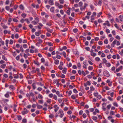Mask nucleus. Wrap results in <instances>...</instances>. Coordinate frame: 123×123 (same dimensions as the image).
Here are the masks:
<instances>
[{
    "instance_id": "obj_11",
    "label": "nucleus",
    "mask_w": 123,
    "mask_h": 123,
    "mask_svg": "<svg viewBox=\"0 0 123 123\" xmlns=\"http://www.w3.org/2000/svg\"><path fill=\"white\" fill-rule=\"evenodd\" d=\"M67 71V69L66 68H64V69L62 71V73L64 74H66V72Z\"/></svg>"
},
{
    "instance_id": "obj_53",
    "label": "nucleus",
    "mask_w": 123,
    "mask_h": 123,
    "mask_svg": "<svg viewBox=\"0 0 123 123\" xmlns=\"http://www.w3.org/2000/svg\"><path fill=\"white\" fill-rule=\"evenodd\" d=\"M42 107V106L40 105H38L37 106V108L39 109L41 108Z\"/></svg>"
},
{
    "instance_id": "obj_28",
    "label": "nucleus",
    "mask_w": 123,
    "mask_h": 123,
    "mask_svg": "<svg viewBox=\"0 0 123 123\" xmlns=\"http://www.w3.org/2000/svg\"><path fill=\"white\" fill-rule=\"evenodd\" d=\"M102 2V0H99V1L98 2V4L101 6Z\"/></svg>"
},
{
    "instance_id": "obj_14",
    "label": "nucleus",
    "mask_w": 123,
    "mask_h": 123,
    "mask_svg": "<svg viewBox=\"0 0 123 123\" xmlns=\"http://www.w3.org/2000/svg\"><path fill=\"white\" fill-rule=\"evenodd\" d=\"M70 8H68V9L67 10L66 12V13L67 14H68V15H70Z\"/></svg>"
},
{
    "instance_id": "obj_43",
    "label": "nucleus",
    "mask_w": 123,
    "mask_h": 123,
    "mask_svg": "<svg viewBox=\"0 0 123 123\" xmlns=\"http://www.w3.org/2000/svg\"><path fill=\"white\" fill-rule=\"evenodd\" d=\"M113 105L114 106L116 107L118 106V105L116 102H114L113 103Z\"/></svg>"
},
{
    "instance_id": "obj_40",
    "label": "nucleus",
    "mask_w": 123,
    "mask_h": 123,
    "mask_svg": "<svg viewBox=\"0 0 123 123\" xmlns=\"http://www.w3.org/2000/svg\"><path fill=\"white\" fill-rule=\"evenodd\" d=\"M46 25L49 26H51L52 25V24L50 23H47Z\"/></svg>"
},
{
    "instance_id": "obj_12",
    "label": "nucleus",
    "mask_w": 123,
    "mask_h": 123,
    "mask_svg": "<svg viewBox=\"0 0 123 123\" xmlns=\"http://www.w3.org/2000/svg\"><path fill=\"white\" fill-rule=\"evenodd\" d=\"M119 82L120 84H121L123 82V79L122 78H120L119 80Z\"/></svg>"
},
{
    "instance_id": "obj_1",
    "label": "nucleus",
    "mask_w": 123,
    "mask_h": 123,
    "mask_svg": "<svg viewBox=\"0 0 123 123\" xmlns=\"http://www.w3.org/2000/svg\"><path fill=\"white\" fill-rule=\"evenodd\" d=\"M103 74L105 76L107 77L109 76V75L108 72L107 71H105Z\"/></svg>"
},
{
    "instance_id": "obj_63",
    "label": "nucleus",
    "mask_w": 123,
    "mask_h": 123,
    "mask_svg": "<svg viewBox=\"0 0 123 123\" xmlns=\"http://www.w3.org/2000/svg\"><path fill=\"white\" fill-rule=\"evenodd\" d=\"M86 84L87 85L90 86L91 85V83L89 81H87L86 82Z\"/></svg>"
},
{
    "instance_id": "obj_3",
    "label": "nucleus",
    "mask_w": 123,
    "mask_h": 123,
    "mask_svg": "<svg viewBox=\"0 0 123 123\" xmlns=\"http://www.w3.org/2000/svg\"><path fill=\"white\" fill-rule=\"evenodd\" d=\"M1 26L4 29H6L8 28V27L7 26H6L5 24L2 23H1Z\"/></svg>"
},
{
    "instance_id": "obj_60",
    "label": "nucleus",
    "mask_w": 123,
    "mask_h": 123,
    "mask_svg": "<svg viewBox=\"0 0 123 123\" xmlns=\"http://www.w3.org/2000/svg\"><path fill=\"white\" fill-rule=\"evenodd\" d=\"M68 29L67 28L64 29L63 30H62V32H65L67 31Z\"/></svg>"
},
{
    "instance_id": "obj_10",
    "label": "nucleus",
    "mask_w": 123,
    "mask_h": 123,
    "mask_svg": "<svg viewBox=\"0 0 123 123\" xmlns=\"http://www.w3.org/2000/svg\"><path fill=\"white\" fill-rule=\"evenodd\" d=\"M103 61L104 63H105L106 65L107 64V61L105 58H104L103 59Z\"/></svg>"
},
{
    "instance_id": "obj_5",
    "label": "nucleus",
    "mask_w": 123,
    "mask_h": 123,
    "mask_svg": "<svg viewBox=\"0 0 123 123\" xmlns=\"http://www.w3.org/2000/svg\"><path fill=\"white\" fill-rule=\"evenodd\" d=\"M117 42V40H115L111 44V46L112 47H114V45L116 44Z\"/></svg>"
},
{
    "instance_id": "obj_55",
    "label": "nucleus",
    "mask_w": 123,
    "mask_h": 123,
    "mask_svg": "<svg viewBox=\"0 0 123 123\" xmlns=\"http://www.w3.org/2000/svg\"><path fill=\"white\" fill-rule=\"evenodd\" d=\"M94 41V39H92L91 40L90 42V44H92L93 43Z\"/></svg>"
},
{
    "instance_id": "obj_17",
    "label": "nucleus",
    "mask_w": 123,
    "mask_h": 123,
    "mask_svg": "<svg viewBox=\"0 0 123 123\" xmlns=\"http://www.w3.org/2000/svg\"><path fill=\"white\" fill-rule=\"evenodd\" d=\"M59 62V61L58 60H55V63L56 65H57L58 64Z\"/></svg>"
},
{
    "instance_id": "obj_15",
    "label": "nucleus",
    "mask_w": 123,
    "mask_h": 123,
    "mask_svg": "<svg viewBox=\"0 0 123 123\" xmlns=\"http://www.w3.org/2000/svg\"><path fill=\"white\" fill-rule=\"evenodd\" d=\"M18 117V119L19 120H21L22 117L20 115H18L17 116Z\"/></svg>"
},
{
    "instance_id": "obj_44",
    "label": "nucleus",
    "mask_w": 123,
    "mask_h": 123,
    "mask_svg": "<svg viewBox=\"0 0 123 123\" xmlns=\"http://www.w3.org/2000/svg\"><path fill=\"white\" fill-rule=\"evenodd\" d=\"M24 57L26 59L28 58V56L27 54H26L24 53Z\"/></svg>"
},
{
    "instance_id": "obj_50",
    "label": "nucleus",
    "mask_w": 123,
    "mask_h": 123,
    "mask_svg": "<svg viewBox=\"0 0 123 123\" xmlns=\"http://www.w3.org/2000/svg\"><path fill=\"white\" fill-rule=\"evenodd\" d=\"M53 94L52 93L50 94L49 95V96L50 98H52L53 97Z\"/></svg>"
},
{
    "instance_id": "obj_59",
    "label": "nucleus",
    "mask_w": 123,
    "mask_h": 123,
    "mask_svg": "<svg viewBox=\"0 0 123 123\" xmlns=\"http://www.w3.org/2000/svg\"><path fill=\"white\" fill-rule=\"evenodd\" d=\"M91 19L92 20H93L94 19V17L93 15H92L91 16Z\"/></svg>"
},
{
    "instance_id": "obj_19",
    "label": "nucleus",
    "mask_w": 123,
    "mask_h": 123,
    "mask_svg": "<svg viewBox=\"0 0 123 123\" xmlns=\"http://www.w3.org/2000/svg\"><path fill=\"white\" fill-rule=\"evenodd\" d=\"M38 98L40 99H42L43 97L40 94H39L38 96Z\"/></svg>"
},
{
    "instance_id": "obj_37",
    "label": "nucleus",
    "mask_w": 123,
    "mask_h": 123,
    "mask_svg": "<svg viewBox=\"0 0 123 123\" xmlns=\"http://www.w3.org/2000/svg\"><path fill=\"white\" fill-rule=\"evenodd\" d=\"M54 50L53 48L52 47H50L49 49V50L50 51H52Z\"/></svg>"
},
{
    "instance_id": "obj_25",
    "label": "nucleus",
    "mask_w": 123,
    "mask_h": 123,
    "mask_svg": "<svg viewBox=\"0 0 123 123\" xmlns=\"http://www.w3.org/2000/svg\"><path fill=\"white\" fill-rule=\"evenodd\" d=\"M108 40L107 39H105V40L104 43L107 44L108 43Z\"/></svg>"
},
{
    "instance_id": "obj_46",
    "label": "nucleus",
    "mask_w": 123,
    "mask_h": 123,
    "mask_svg": "<svg viewBox=\"0 0 123 123\" xmlns=\"http://www.w3.org/2000/svg\"><path fill=\"white\" fill-rule=\"evenodd\" d=\"M6 9L7 11H9L10 9L9 7L8 6H6Z\"/></svg>"
},
{
    "instance_id": "obj_26",
    "label": "nucleus",
    "mask_w": 123,
    "mask_h": 123,
    "mask_svg": "<svg viewBox=\"0 0 123 123\" xmlns=\"http://www.w3.org/2000/svg\"><path fill=\"white\" fill-rule=\"evenodd\" d=\"M35 86V83H33V84L32 85V86L33 87V89H34L36 88Z\"/></svg>"
},
{
    "instance_id": "obj_41",
    "label": "nucleus",
    "mask_w": 123,
    "mask_h": 123,
    "mask_svg": "<svg viewBox=\"0 0 123 123\" xmlns=\"http://www.w3.org/2000/svg\"><path fill=\"white\" fill-rule=\"evenodd\" d=\"M8 21L10 23L12 21V19L11 18H8Z\"/></svg>"
},
{
    "instance_id": "obj_8",
    "label": "nucleus",
    "mask_w": 123,
    "mask_h": 123,
    "mask_svg": "<svg viewBox=\"0 0 123 123\" xmlns=\"http://www.w3.org/2000/svg\"><path fill=\"white\" fill-rule=\"evenodd\" d=\"M44 28H45L47 30V31L48 32H51V33L52 32V31H53L52 30H50L49 28H47L46 27H45Z\"/></svg>"
},
{
    "instance_id": "obj_27",
    "label": "nucleus",
    "mask_w": 123,
    "mask_h": 123,
    "mask_svg": "<svg viewBox=\"0 0 123 123\" xmlns=\"http://www.w3.org/2000/svg\"><path fill=\"white\" fill-rule=\"evenodd\" d=\"M59 113L61 114L64 113H63V111L61 109H60L59 110Z\"/></svg>"
},
{
    "instance_id": "obj_6",
    "label": "nucleus",
    "mask_w": 123,
    "mask_h": 123,
    "mask_svg": "<svg viewBox=\"0 0 123 123\" xmlns=\"http://www.w3.org/2000/svg\"><path fill=\"white\" fill-rule=\"evenodd\" d=\"M92 119L94 121H95L96 122H97V117L94 116L92 117Z\"/></svg>"
},
{
    "instance_id": "obj_13",
    "label": "nucleus",
    "mask_w": 123,
    "mask_h": 123,
    "mask_svg": "<svg viewBox=\"0 0 123 123\" xmlns=\"http://www.w3.org/2000/svg\"><path fill=\"white\" fill-rule=\"evenodd\" d=\"M33 62L36 65H37L39 66L40 64V63L38 62L37 61H34Z\"/></svg>"
},
{
    "instance_id": "obj_23",
    "label": "nucleus",
    "mask_w": 123,
    "mask_h": 123,
    "mask_svg": "<svg viewBox=\"0 0 123 123\" xmlns=\"http://www.w3.org/2000/svg\"><path fill=\"white\" fill-rule=\"evenodd\" d=\"M47 44L50 46H52L53 45V44L51 42H48Z\"/></svg>"
},
{
    "instance_id": "obj_21",
    "label": "nucleus",
    "mask_w": 123,
    "mask_h": 123,
    "mask_svg": "<svg viewBox=\"0 0 123 123\" xmlns=\"http://www.w3.org/2000/svg\"><path fill=\"white\" fill-rule=\"evenodd\" d=\"M6 66V65L5 64H2L1 66V68H4Z\"/></svg>"
},
{
    "instance_id": "obj_54",
    "label": "nucleus",
    "mask_w": 123,
    "mask_h": 123,
    "mask_svg": "<svg viewBox=\"0 0 123 123\" xmlns=\"http://www.w3.org/2000/svg\"><path fill=\"white\" fill-rule=\"evenodd\" d=\"M41 62L43 63L45 61V60L43 58H42L41 59Z\"/></svg>"
},
{
    "instance_id": "obj_4",
    "label": "nucleus",
    "mask_w": 123,
    "mask_h": 123,
    "mask_svg": "<svg viewBox=\"0 0 123 123\" xmlns=\"http://www.w3.org/2000/svg\"><path fill=\"white\" fill-rule=\"evenodd\" d=\"M9 88L12 89V90H15V88L13 85H11L10 86Z\"/></svg>"
},
{
    "instance_id": "obj_9",
    "label": "nucleus",
    "mask_w": 123,
    "mask_h": 123,
    "mask_svg": "<svg viewBox=\"0 0 123 123\" xmlns=\"http://www.w3.org/2000/svg\"><path fill=\"white\" fill-rule=\"evenodd\" d=\"M42 42V40L41 39H39L38 40V42H37V43L36 44V45H37V44H40Z\"/></svg>"
},
{
    "instance_id": "obj_47",
    "label": "nucleus",
    "mask_w": 123,
    "mask_h": 123,
    "mask_svg": "<svg viewBox=\"0 0 123 123\" xmlns=\"http://www.w3.org/2000/svg\"><path fill=\"white\" fill-rule=\"evenodd\" d=\"M20 51L22 52H24V50L22 46H21L20 48Z\"/></svg>"
},
{
    "instance_id": "obj_58",
    "label": "nucleus",
    "mask_w": 123,
    "mask_h": 123,
    "mask_svg": "<svg viewBox=\"0 0 123 123\" xmlns=\"http://www.w3.org/2000/svg\"><path fill=\"white\" fill-rule=\"evenodd\" d=\"M60 77L61 78H65V75L63 74H61V75L60 76Z\"/></svg>"
},
{
    "instance_id": "obj_18",
    "label": "nucleus",
    "mask_w": 123,
    "mask_h": 123,
    "mask_svg": "<svg viewBox=\"0 0 123 123\" xmlns=\"http://www.w3.org/2000/svg\"><path fill=\"white\" fill-rule=\"evenodd\" d=\"M91 55L94 57L96 55V54L95 53H91Z\"/></svg>"
},
{
    "instance_id": "obj_61",
    "label": "nucleus",
    "mask_w": 123,
    "mask_h": 123,
    "mask_svg": "<svg viewBox=\"0 0 123 123\" xmlns=\"http://www.w3.org/2000/svg\"><path fill=\"white\" fill-rule=\"evenodd\" d=\"M97 98L99 99H100L101 98V96L100 95H98L97 97Z\"/></svg>"
},
{
    "instance_id": "obj_34",
    "label": "nucleus",
    "mask_w": 123,
    "mask_h": 123,
    "mask_svg": "<svg viewBox=\"0 0 123 123\" xmlns=\"http://www.w3.org/2000/svg\"><path fill=\"white\" fill-rule=\"evenodd\" d=\"M22 16L24 18H25L26 16V15L25 13H22Z\"/></svg>"
},
{
    "instance_id": "obj_64",
    "label": "nucleus",
    "mask_w": 123,
    "mask_h": 123,
    "mask_svg": "<svg viewBox=\"0 0 123 123\" xmlns=\"http://www.w3.org/2000/svg\"><path fill=\"white\" fill-rule=\"evenodd\" d=\"M111 104H109V105H108L107 106V107L108 109H110L111 107Z\"/></svg>"
},
{
    "instance_id": "obj_2",
    "label": "nucleus",
    "mask_w": 123,
    "mask_h": 123,
    "mask_svg": "<svg viewBox=\"0 0 123 123\" xmlns=\"http://www.w3.org/2000/svg\"><path fill=\"white\" fill-rule=\"evenodd\" d=\"M28 112V111L26 110H24L22 112V114L23 115L27 114Z\"/></svg>"
},
{
    "instance_id": "obj_35",
    "label": "nucleus",
    "mask_w": 123,
    "mask_h": 123,
    "mask_svg": "<svg viewBox=\"0 0 123 123\" xmlns=\"http://www.w3.org/2000/svg\"><path fill=\"white\" fill-rule=\"evenodd\" d=\"M73 92L74 93H77L78 92V91H77V90L75 89H74Z\"/></svg>"
},
{
    "instance_id": "obj_36",
    "label": "nucleus",
    "mask_w": 123,
    "mask_h": 123,
    "mask_svg": "<svg viewBox=\"0 0 123 123\" xmlns=\"http://www.w3.org/2000/svg\"><path fill=\"white\" fill-rule=\"evenodd\" d=\"M95 59L97 61H99L100 60V59L98 57H97L95 58Z\"/></svg>"
},
{
    "instance_id": "obj_7",
    "label": "nucleus",
    "mask_w": 123,
    "mask_h": 123,
    "mask_svg": "<svg viewBox=\"0 0 123 123\" xmlns=\"http://www.w3.org/2000/svg\"><path fill=\"white\" fill-rule=\"evenodd\" d=\"M49 4L51 5H53L54 4V3L53 0H49Z\"/></svg>"
},
{
    "instance_id": "obj_16",
    "label": "nucleus",
    "mask_w": 123,
    "mask_h": 123,
    "mask_svg": "<svg viewBox=\"0 0 123 123\" xmlns=\"http://www.w3.org/2000/svg\"><path fill=\"white\" fill-rule=\"evenodd\" d=\"M55 9L54 7H51L50 9V11L51 12H53L54 11Z\"/></svg>"
},
{
    "instance_id": "obj_29",
    "label": "nucleus",
    "mask_w": 123,
    "mask_h": 123,
    "mask_svg": "<svg viewBox=\"0 0 123 123\" xmlns=\"http://www.w3.org/2000/svg\"><path fill=\"white\" fill-rule=\"evenodd\" d=\"M8 92H7L5 94V97L6 98H8L9 97V94L8 93Z\"/></svg>"
},
{
    "instance_id": "obj_52",
    "label": "nucleus",
    "mask_w": 123,
    "mask_h": 123,
    "mask_svg": "<svg viewBox=\"0 0 123 123\" xmlns=\"http://www.w3.org/2000/svg\"><path fill=\"white\" fill-rule=\"evenodd\" d=\"M98 93L97 92H96L95 93H94L93 94L94 96L95 97H97L98 95Z\"/></svg>"
},
{
    "instance_id": "obj_33",
    "label": "nucleus",
    "mask_w": 123,
    "mask_h": 123,
    "mask_svg": "<svg viewBox=\"0 0 123 123\" xmlns=\"http://www.w3.org/2000/svg\"><path fill=\"white\" fill-rule=\"evenodd\" d=\"M93 68L92 66H89L88 67V69L89 70H92Z\"/></svg>"
},
{
    "instance_id": "obj_45",
    "label": "nucleus",
    "mask_w": 123,
    "mask_h": 123,
    "mask_svg": "<svg viewBox=\"0 0 123 123\" xmlns=\"http://www.w3.org/2000/svg\"><path fill=\"white\" fill-rule=\"evenodd\" d=\"M55 100H57V96L55 95H54L53 96Z\"/></svg>"
},
{
    "instance_id": "obj_42",
    "label": "nucleus",
    "mask_w": 123,
    "mask_h": 123,
    "mask_svg": "<svg viewBox=\"0 0 123 123\" xmlns=\"http://www.w3.org/2000/svg\"><path fill=\"white\" fill-rule=\"evenodd\" d=\"M35 35L37 36H38L40 34L38 32H36L35 33Z\"/></svg>"
},
{
    "instance_id": "obj_30",
    "label": "nucleus",
    "mask_w": 123,
    "mask_h": 123,
    "mask_svg": "<svg viewBox=\"0 0 123 123\" xmlns=\"http://www.w3.org/2000/svg\"><path fill=\"white\" fill-rule=\"evenodd\" d=\"M63 55H64V57L65 58L66 57V53L64 51L62 52Z\"/></svg>"
},
{
    "instance_id": "obj_31",
    "label": "nucleus",
    "mask_w": 123,
    "mask_h": 123,
    "mask_svg": "<svg viewBox=\"0 0 123 123\" xmlns=\"http://www.w3.org/2000/svg\"><path fill=\"white\" fill-rule=\"evenodd\" d=\"M27 120L26 119L24 118L22 120V122L24 123H26L27 122Z\"/></svg>"
},
{
    "instance_id": "obj_49",
    "label": "nucleus",
    "mask_w": 123,
    "mask_h": 123,
    "mask_svg": "<svg viewBox=\"0 0 123 123\" xmlns=\"http://www.w3.org/2000/svg\"><path fill=\"white\" fill-rule=\"evenodd\" d=\"M106 105V103H103L102 104V106L103 107L105 106Z\"/></svg>"
},
{
    "instance_id": "obj_48",
    "label": "nucleus",
    "mask_w": 123,
    "mask_h": 123,
    "mask_svg": "<svg viewBox=\"0 0 123 123\" xmlns=\"http://www.w3.org/2000/svg\"><path fill=\"white\" fill-rule=\"evenodd\" d=\"M106 32L107 33H109L110 32V31L108 29H106Z\"/></svg>"
},
{
    "instance_id": "obj_57",
    "label": "nucleus",
    "mask_w": 123,
    "mask_h": 123,
    "mask_svg": "<svg viewBox=\"0 0 123 123\" xmlns=\"http://www.w3.org/2000/svg\"><path fill=\"white\" fill-rule=\"evenodd\" d=\"M61 58V56L59 55H57L56 56V58L58 59H60Z\"/></svg>"
},
{
    "instance_id": "obj_20",
    "label": "nucleus",
    "mask_w": 123,
    "mask_h": 123,
    "mask_svg": "<svg viewBox=\"0 0 123 123\" xmlns=\"http://www.w3.org/2000/svg\"><path fill=\"white\" fill-rule=\"evenodd\" d=\"M49 117L51 118H53L54 117V116L53 114H51L49 115Z\"/></svg>"
},
{
    "instance_id": "obj_38",
    "label": "nucleus",
    "mask_w": 123,
    "mask_h": 123,
    "mask_svg": "<svg viewBox=\"0 0 123 123\" xmlns=\"http://www.w3.org/2000/svg\"><path fill=\"white\" fill-rule=\"evenodd\" d=\"M78 31V29L77 28L74 29L73 30V31L74 33H76Z\"/></svg>"
},
{
    "instance_id": "obj_32",
    "label": "nucleus",
    "mask_w": 123,
    "mask_h": 123,
    "mask_svg": "<svg viewBox=\"0 0 123 123\" xmlns=\"http://www.w3.org/2000/svg\"><path fill=\"white\" fill-rule=\"evenodd\" d=\"M102 14V12H100L99 13H98L97 15V17H99L100 15Z\"/></svg>"
},
{
    "instance_id": "obj_51",
    "label": "nucleus",
    "mask_w": 123,
    "mask_h": 123,
    "mask_svg": "<svg viewBox=\"0 0 123 123\" xmlns=\"http://www.w3.org/2000/svg\"><path fill=\"white\" fill-rule=\"evenodd\" d=\"M75 76H71L70 77V79L71 80H74L75 79Z\"/></svg>"
},
{
    "instance_id": "obj_62",
    "label": "nucleus",
    "mask_w": 123,
    "mask_h": 123,
    "mask_svg": "<svg viewBox=\"0 0 123 123\" xmlns=\"http://www.w3.org/2000/svg\"><path fill=\"white\" fill-rule=\"evenodd\" d=\"M13 43V41L11 39L10 40L9 44H12Z\"/></svg>"
},
{
    "instance_id": "obj_24",
    "label": "nucleus",
    "mask_w": 123,
    "mask_h": 123,
    "mask_svg": "<svg viewBox=\"0 0 123 123\" xmlns=\"http://www.w3.org/2000/svg\"><path fill=\"white\" fill-rule=\"evenodd\" d=\"M29 93L30 96H32V97L34 96V94L32 92L30 91L29 92Z\"/></svg>"
},
{
    "instance_id": "obj_22",
    "label": "nucleus",
    "mask_w": 123,
    "mask_h": 123,
    "mask_svg": "<svg viewBox=\"0 0 123 123\" xmlns=\"http://www.w3.org/2000/svg\"><path fill=\"white\" fill-rule=\"evenodd\" d=\"M19 8L20 9L22 10H23L24 9V7L22 5H20Z\"/></svg>"
},
{
    "instance_id": "obj_56",
    "label": "nucleus",
    "mask_w": 123,
    "mask_h": 123,
    "mask_svg": "<svg viewBox=\"0 0 123 123\" xmlns=\"http://www.w3.org/2000/svg\"><path fill=\"white\" fill-rule=\"evenodd\" d=\"M46 35L47 36V37H49L51 36V34L49 33L48 32H47L46 33Z\"/></svg>"
},
{
    "instance_id": "obj_39",
    "label": "nucleus",
    "mask_w": 123,
    "mask_h": 123,
    "mask_svg": "<svg viewBox=\"0 0 123 123\" xmlns=\"http://www.w3.org/2000/svg\"><path fill=\"white\" fill-rule=\"evenodd\" d=\"M2 58L5 60L6 61L7 60V59L5 57L4 55H3L2 56Z\"/></svg>"
}]
</instances>
